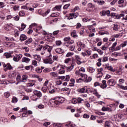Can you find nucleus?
Returning a JSON list of instances; mask_svg holds the SVG:
<instances>
[{
  "instance_id": "f257e3e1",
  "label": "nucleus",
  "mask_w": 127,
  "mask_h": 127,
  "mask_svg": "<svg viewBox=\"0 0 127 127\" xmlns=\"http://www.w3.org/2000/svg\"><path fill=\"white\" fill-rule=\"evenodd\" d=\"M42 49L43 51L41 52V55H44L46 52V50H47L48 52L51 53L52 49H53V47L50 46L48 45H45V46H39L38 48L36 49V51H41Z\"/></svg>"
},
{
  "instance_id": "f03ea898",
  "label": "nucleus",
  "mask_w": 127,
  "mask_h": 127,
  "mask_svg": "<svg viewBox=\"0 0 127 127\" xmlns=\"http://www.w3.org/2000/svg\"><path fill=\"white\" fill-rule=\"evenodd\" d=\"M74 42V40H71L69 42L65 43L64 44L66 47L69 48L70 51H74V50H75V47L74 45H71V44H73Z\"/></svg>"
},
{
  "instance_id": "7ed1b4c3",
  "label": "nucleus",
  "mask_w": 127,
  "mask_h": 127,
  "mask_svg": "<svg viewBox=\"0 0 127 127\" xmlns=\"http://www.w3.org/2000/svg\"><path fill=\"white\" fill-rule=\"evenodd\" d=\"M44 62L45 64H52L54 62L52 60V55H51V54L47 57V59L44 60Z\"/></svg>"
},
{
  "instance_id": "20e7f679",
  "label": "nucleus",
  "mask_w": 127,
  "mask_h": 127,
  "mask_svg": "<svg viewBox=\"0 0 127 127\" xmlns=\"http://www.w3.org/2000/svg\"><path fill=\"white\" fill-rule=\"evenodd\" d=\"M50 103L51 104H52L53 105H56V106H57L58 105H60V104H62V103H63V101L61 100H55V99H51L50 100Z\"/></svg>"
},
{
  "instance_id": "39448f33",
  "label": "nucleus",
  "mask_w": 127,
  "mask_h": 127,
  "mask_svg": "<svg viewBox=\"0 0 127 127\" xmlns=\"http://www.w3.org/2000/svg\"><path fill=\"white\" fill-rule=\"evenodd\" d=\"M74 66H75V64L74 63H72L70 66H66L65 65H62V69H64L65 70H66L67 71H71L73 68Z\"/></svg>"
},
{
  "instance_id": "423d86ee",
  "label": "nucleus",
  "mask_w": 127,
  "mask_h": 127,
  "mask_svg": "<svg viewBox=\"0 0 127 127\" xmlns=\"http://www.w3.org/2000/svg\"><path fill=\"white\" fill-rule=\"evenodd\" d=\"M97 72H98V73L97 74L96 77L97 78H100L102 77L103 76V68H98L97 69Z\"/></svg>"
},
{
  "instance_id": "0eeeda50",
  "label": "nucleus",
  "mask_w": 127,
  "mask_h": 127,
  "mask_svg": "<svg viewBox=\"0 0 127 127\" xmlns=\"http://www.w3.org/2000/svg\"><path fill=\"white\" fill-rule=\"evenodd\" d=\"M49 12H50V9H48L47 11L44 13L42 12L40 9L38 11L39 14H40V15H42V16H46V15H47Z\"/></svg>"
},
{
  "instance_id": "6e6552de",
  "label": "nucleus",
  "mask_w": 127,
  "mask_h": 127,
  "mask_svg": "<svg viewBox=\"0 0 127 127\" xmlns=\"http://www.w3.org/2000/svg\"><path fill=\"white\" fill-rule=\"evenodd\" d=\"M33 93L37 97V98H41L42 97V93L39 91L35 90L34 91Z\"/></svg>"
},
{
  "instance_id": "1a4fd4ad",
  "label": "nucleus",
  "mask_w": 127,
  "mask_h": 127,
  "mask_svg": "<svg viewBox=\"0 0 127 127\" xmlns=\"http://www.w3.org/2000/svg\"><path fill=\"white\" fill-rule=\"evenodd\" d=\"M101 88L102 89H105V88H107L108 87V84H107V81L105 80L102 81V84L100 86Z\"/></svg>"
},
{
  "instance_id": "9d476101",
  "label": "nucleus",
  "mask_w": 127,
  "mask_h": 127,
  "mask_svg": "<svg viewBox=\"0 0 127 127\" xmlns=\"http://www.w3.org/2000/svg\"><path fill=\"white\" fill-rule=\"evenodd\" d=\"M107 83L109 85V86H115L116 85V81L114 79H109Z\"/></svg>"
},
{
  "instance_id": "9b49d317",
  "label": "nucleus",
  "mask_w": 127,
  "mask_h": 127,
  "mask_svg": "<svg viewBox=\"0 0 127 127\" xmlns=\"http://www.w3.org/2000/svg\"><path fill=\"white\" fill-rule=\"evenodd\" d=\"M55 52L59 54H62V53L64 52V50L62 49L61 48H58L55 49Z\"/></svg>"
},
{
  "instance_id": "f8f14e48",
  "label": "nucleus",
  "mask_w": 127,
  "mask_h": 127,
  "mask_svg": "<svg viewBox=\"0 0 127 127\" xmlns=\"http://www.w3.org/2000/svg\"><path fill=\"white\" fill-rule=\"evenodd\" d=\"M78 15V13H70V16L68 17V19H73V17H74V18H76V17H77Z\"/></svg>"
},
{
  "instance_id": "ddd939ff",
  "label": "nucleus",
  "mask_w": 127,
  "mask_h": 127,
  "mask_svg": "<svg viewBox=\"0 0 127 127\" xmlns=\"http://www.w3.org/2000/svg\"><path fill=\"white\" fill-rule=\"evenodd\" d=\"M75 58L77 61V64L78 65L82 64V62H81V58H80V57L79 56H78V55L75 56Z\"/></svg>"
},
{
  "instance_id": "4468645a",
  "label": "nucleus",
  "mask_w": 127,
  "mask_h": 127,
  "mask_svg": "<svg viewBox=\"0 0 127 127\" xmlns=\"http://www.w3.org/2000/svg\"><path fill=\"white\" fill-rule=\"evenodd\" d=\"M22 62L25 63H29L30 62V59L26 57H23L22 59Z\"/></svg>"
},
{
  "instance_id": "2eb2a0df",
  "label": "nucleus",
  "mask_w": 127,
  "mask_h": 127,
  "mask_svg": "<svg viewBox=\"0 0 127 127\" xmlns=\"http://www.w3.org/2000/svg\"><path fill=\"white\" fill-rule=\"evenodd\" d=\"M27 39V37L24 34H21L20 36V40L21 41H24Z\"/></svg>"
},
{
  "instance_id": "dca6fc26",
  "label": "nucleus",
  "mask_w": 127,
  "mask_h": 127,
  "mask_svg": "<svg viewBox=\"0 0 127 127\" xmlns=\"http://www.w3.org/2000/svg\"><path fill=\"white\" fill-rule=\"evenodd\" d=\"M11 69H12V66H11V65H10V64L7 63V67L4 69V71L5 72H6V71H7V70H11Z\"/></svg>"
},
{
  "instance_id": "f3484780",
  "label": "nucleus",
  "mask_w": 127,
  "mask_h": 127,
  "mask_svg": "<svg viewBox=\"0 0 127 127\" xmlns=\"http://www.w3.org/2000/svg\"><path fill=\"white\" fill-rule=\"evenodd\" d=\"M61 7H62V5H56L53 8V10H58V11H60V10H61Z\"/></svg>"
},
{
  "instance_id": "a211bd4d",
  "label": "nucleus",
  "mask_w": 127,
  "mask_h": 127,
  "mask_svg": "<svg viewBox=\"0 0 127 127\" xmlns=\"http://www.w3.org/2000/svg\"><path fill=\"white\" fill-rule=\"evenodd\" d=\"M86 89H87L86 86H85L82 88H79L77 89V92H78V93H80V94H82V93H85V91Z\"/></svg>"
},
{
  "instance_id": "6ab92c4d",
  "label": "nucleus",
  "mask_w": 127,
  "mask_h": 127,
  "mask_svg": "<svg viewBox=\"0 0 127 127\" xmlns=\"http://www.w3.org/2000/svg\"><path fill=\"white\" fill-rule=\"evenodd\" d=\"M62 91H63V92H68L67 94L69 95L71 92V89L67 87H64L62 89Z\"/></svg>"
},
{
  "instance_id": "aec40b11",
  "label": "nucleus",
  "mask_w": 127,
  "mask_h": 127,
  "mask_svg": "<svg viewBox=\"0 0 127 127\" xmlns=\"http://www.w3.org/2000/svg\"><path fill=\"white\" fill-rule=\"evenodd\" d=\"M22 78V80H20V82H26L27 81L28 76L27 75H23Z\"/></svg>"
},
{
  "instance_id": "412c9836",
  "label": "nucleus",
  "mask_w": 127,
  "mask_h": 127,
  "mask_svg": "<svg viewBox=\"0 0 127 127\" xmlns=\"http://www.w3.org/2000/svg\"><path fill=\"white\" fill-rule=\"evenodd\" d=\"M87 71L88 72H89V73H94V72H95V68L91 67V66H89L87 68Z\"/></svg>"
},
{
  "instance_id": "4be33fe9",
  "label": "nucleus",
  "mask_w": 127,
  "mask_h": 127,
  "mask_svg": "<svg viewBox=\"0 0 127 127\" xmlns=\"http://www.w3.org/2000/svg\"><path fill=\"white\" fill-rule=\"evenodd\" d=\"M31 42H32V38H30L26 41H25V45H28V44L31 43Z\"/></svg>"
},
{
  "instance_id": "5701e85b",
  "label": "nucleus",
  "mask_w": 127,
  "mask_h": 127,
  "mask_svg": "<svg viewBox=\"0 0 127 127\" xmlns=\"http://www.w3.org/2000/svg\"><path fill=\"white\" fill-rule=\"evenodd\" d=\"M34 59L38 61H40V60H41V57H40V56L38 55H34Z\"/></svg>"
},
{
  "instance_id": "b1692460",
  "label": "nucleus",
  "mask_w": 127,
  "mask_h": 127,
  "mask_svg": "<svg viewBox=\"0 0 127 127\" xmlns=\"http://www.w3.org/2000/svg\"><path fill=\"white\" fill-rule=\"evenodd\" d=\"M102 110L103 111V112H106V111H109V112H112V110L111 109L109 108V107H103L102 108Z\"/></svg>"
},
{
  "instance_id": "393cba45",
  "label": "nucleus",
  "mask_w": 127,
  "mask_h": 127,
  "mask_svg": "<svg viewBox=\"0 0 127 127\" xmlns=\"http://www.w3.org/2000/svg\"><path fill=\"white\" fill-rule=\"evenodd\" d=\"M27 114H29L30 115H32V111H28L24 113V114H22L23 118H24V117H26V115H27Z\"/></svg>"
},
{
  "instance_id": "a878e982",
  "label": "nucleus",
  "mask_w": 127,
  "mask_h": 127,
  "mask_svg": "<svg viewBox=\"0 0 127 127\" xmlns=\"http://www.w3.org/2000/svg\"><path fill=\"white\" fill-rule=\"evenodd\" d=\"M50 75L52 76V77H58V74H57V72H52L50 73Z\"/></svg>"
},
{
  "instance_id": "bb28decb",
  "label": "nucleus",
  "mask_w": 127,
  "mask_h": 127,
  "mask_svg": "<svg viewBox=\"0 0 127 127\" xmlns=\"http://www.w3.org/2000/svg\"><path fill=\"white\" fill-rule=\"evenodd\" d=\"M4 56H5L6 58H10V57H12V56H11V54L10 53H5L4 54Z\"/></svg>"
},
{
  "instance_id": "cd10ccee",
  "label": "nucleus",
  "mask_w": 127,
  "mask_h": 127,
  "mask_svg": "<svg viewBox=\"0 0 127 127\" xmlns=\"http://www.w3.org/2000/svg\"><path fill=\"white\" fill-rule=\"evenodd\" d=\"M77 46H80L81 47V48H82V49H84V48H85V44H84L80 42H78L77 43Z\"/></svg>"
},
{
  "instance_id": "c85d7f7f",
  "label": "nucleus",
  "mask_w": 127,
  "mask_h": 127,
  "mask_svg": "<svg viewBox=\"0 0 127 127\" xmlns=\"http://www.w3.org/2000/svg\"><path fill=\"white\" fill-rule=\"evenodd\" d=\"M11 28L12 27L8 24H7L4 27V29L7 31L11 30Z\"/></svg>"
},
{
  "instance_id": "c756f323",
  "label": "nucleus",
  "mask_w": 127,
  "mask_h": 127,
  "mask_svg": "<svg viewBox=\"0 0 127 127\" xmlns=\"http://www.w3.org/2000/svg\"><path fill=\"white\" fill-rule=\"evenodd\" d=\"M16 80L18 83H20V81L22 80L21 76H20V74H18Z\"/></svg>"
},
{
  "instance_id": "7c9ffc66",
  "label": "nucleus",
  "mask_w": 127,
  "mask_h": 127,
  "mask_svg": "<svg viewBox=\"0 0 127 127\" xmlns=\"http://www.w3.org/2000/svg\"><path fill=\"white\" fill-rule=\"evenodd\" d=\"M3 45L5 46L6 47H9L10 46V45L11 44L10 43H8L7 42H3Z\"/></svg>"
},
{
  "instance_id": "2f4dec72",
  "label": "nucleus",
  "mask_w": 127,
  "mask_h": 127,
  "mask_svg": "<svg viewBox=\"0 0 127 127\" xmlns=\"http://www.w3.org/2000/svg\"><path fill=\"white\" fill-rule=\"evenodd\" d=\"M124 16H125V14H124V13H122L120 14V15H118L116 16V18L117 19H120L121 17H124Z\"/></svg>"
},
{
  "instance_id": "473e14b6",
  "label": "nucleus",
  "mask_w": 127,
  "mask_h": 127,
  "mask_svg": "<svg viewBox=\"0 0 127 127\" xmlns=\"http://www.w3.org/2000/svg\"><path fill=\"white\" fill-rule=\"evenodd\" d=\"M112 55L115 57H118V56H122V54L121 53H112Z\"/></svg>"
},
{
  "instance_id": "72a5a7b5",
  "label": "nucleus",
  "mask_w": 127,
  "mask_h": 127,
  "mask_svg": "<svg viewBox=\"0 0 127 127\" xmlns=\"http://www.w3.org/2000/svg\"><path fill=\"white\" fill-rule=\"evenodd\" d=\"M114 25L113 27L114 30H115V31H118V30H119V25H118V24H114Z\"/></svg>"
},
{
  "instance_id": "f704fd0d",
  "label": "nucleus",
  "mask_w": 127,
  "mask_h": 127,
  "mask_svg": "<svg viewBox=\"0 0 127 127\" xmlns=\"http://www.w3.org/2000/svg\"><path fill=\"white\" fill-rule=\"evenodd\" d=\"M26 27V25L24 24V23H22L21 24V28H19V30L22 31Z\"/></svg>"
},
{
  "instance_id": "c9c22d12",
  "label": "nucleus",
  "mask_w": 127,
  "mask_h": 127,
  "mask_svg": "<svg viewBox=\"0 0 127 127\" xmlns=\"http://www.w3.org/2000/svg\"><path fill=\"white\" fill-rule=\"evenodd\" d=\"M65 73V70L64 68H62V66H61V69L59 70V74H64Z\"/></svg>"
},
{
  "instance_id": "e433bc0d",
  "label": "nucleus",
  "mask_w": 127,
  "mask_h": 127,
  "mask_svg": "<svg viewBox=\"0 0 127 127\" xmlns=\"http://www.w3.org/2000/svg\"><path fill=\"white\" fill-rule=\"evenodd\" d=\"M64 41L65 42H70V41H71V38H70V37H65L64 39Z\"/></svg>"
},
{
  "instance_id": "4c0bfd02",
  "label": "nucleus",
  "mask_w": 127,
  "mask_h": 127,
  "mask_svg": "<svg viewBox=\"0 0 127 127\" xmlns=\"http://www.w3.org/2000/svg\"><path fill=\"white\" fill-rule=\"evenodd\" d=\"M59 15V13H53L50 15V16L51 17H56Z\"/></svg>"
},
{
  "instance_id": "58836bf2",
  "label": "nucleus",
  "mask_w": 127,
  "mask_h": 127,
  "mask_svg": "<svg viewBox=\"0 0 127 127\" xmlns=\"http://www.w3.org/2000/svg\"><path fill=\"white\" fill-rule=\"evenodd\" d=\"M107 69L109 70V71H111V72H115V70L113 68L112 66H109L107 67Z\"/></svg>"
},
{
  "instance_id": "ea45409f",
  "label": "nucleus",
  "mask_w": 127,
  "mask_h": 127,
  "mask_svg": "<svg viewBox=\"0 0 127 127\" xmlns=\"http://www.w3.org/2000/svg\"><path fill=\"white\" fill-rule=\"evenodd\" d=\"M71 36H72V37H74V38L78 37V35H77V34H76L75 31H73V32H71Z\"/></svg>"
},
{
  "instance_id": "a19ab883",
  "label": "nucleus",
  "mask_w": 127,
  "mask_h": 127,
  "mask_svg": "<svg viewBox=\"0 0 127 127\" xmlns=\"http://www.w3.org/2000/svg\"><path fill=\"white\" fill-rule=\"evenodd\" d=\"M120 45L121 47H122V48L124 47H126V46H127V42L125 41L124 43H122Z\"/></svg>"
},
{
  "instance_id": "79ce46f5",
  "label": "nucleus",
  "mask_w": 127,
  "mask_h": 127,
  "mask_svg": "<svg viewBox=\"0 0 127 127\" xmlns=\"http://www.w3.org/2000/svg\"><path fill=\"white\" fill-rule=\"evenodd\" d=\"M17 98L15 97H14L12 99L11 103H14L15 104V103H17Z\"/></svg>"
},
{
  "instance_id": "37998d69",
  "label": "nucleus",
  "mask_w": 127,
  "mask_h": 127,
  "mask_svg": "<svg viewBox=\"0 0 127 127\" xmlns=\"http://www.w3.org/2000/svg\"><path fill=\"white\" fill-rule=\"evenodd\" d=\"M91 81H92V77H89L87 79H85L84 82H85V83H88L89 82H91Z\"/></svg>"
},
{
  "instance_id": "c03bdc74",
  "label": "nucleus",
  "mask_w": 127,
  "mask_h": 127,
  "mask_svg": "<svg viewBox=\"0 0 127 127\" xmlns=\"http://www.w3.org/2000/svg\"><path fill=\"white\" fill-rule=\"evenodd\" d=\"M42 91L44 92V93H46V91H47V86H43L42 88Z\"/></svg>"
},
{
  "instance_id": "a18cd8bd",
  "label": "nucleus",
  "mask_w": 127,
  "mask_h": 127,
  "mask_svg": "<svg viewBox=\"0 0 127 127\" xmlns=\"http://www.w3.org/2000/svg\"><path fill=\"white\" fill-rule=\"evenodd\" d=\"M36 71L37 73H41L42 72V69H41L40 67H37L36 68Z\"/></svg>"
},
{
  "instance_id": "49530a36",
  "label": "nucleus",
  "mask_w": 127,
  "mask_h": 127,
  "mask_svg": "<svg viewBox=\"0 0 127 127\" xmlns=\"http://www.w3.org/2000/svg\"><path fill=\"white\" fill-rule=\"evenodd\" d=\"M19 15L20 16H24V15H25V13H24V11H20L19 12Z\"/></svg>"
},
{
  "instance_id": "de8ad7c7",
  "label": "nucleus",
  "mask_w": 127,
  "mask_h": 127,
  "mask_svg": "<svg viewBox=\"0 0 127 127\" xmlns=\"http://www.w3.org/2000/svg\"><path fill=\"white\" fill-rule=\"evenodd\" d=\"M56 44L57 46H60V45L62 44V42H61V41H56Z\"/></svg>"
},
{
  "instance_id": "09e8293b",
  "label": "nucleus",
  "mask_w": 127,
  "mask_h": 127,
  "mask_svg": "<svg viewBox=\"0 0 127 127\" xmlns=\"http://www.w3.org/2000/svg\"><path fill=\"white\" fill-rule=\"evenodd\" d=\"M32 64L35 67L37 66V61L33 60L32 61Z\"/></svg>"
},
{
  "instance_id": "8fccbe9b",
  "label": "nucleus",
  "mask_w": 127,
  "mask_h": 127,
  "mask_svg": "<svg viewBox=\"0 0 127 127\" xmlns=\"http://www.w3.org/2000/svg\"><path fill=\"white\" fill-rule=\"evenodd\" d=\"M72 55H74L73 53L68 52L66 55V57H70V56H72Z\"/></svg>"
},
{
  "instance_id": "3c124183",
  "label": "nucleus",
  "mask_w": 127,
  "mask_h": 127,
  "mask_svg": "<svg viewBox=\"0 0 127 127\" xmlns=\"http://www.w3.org/2000/svg\"><path fill=\"white\" fill-rule=\"evenodd\" d=\"M98 4H99V5H103L104 4V3H105V1L99 0L98 1Z\"/></svg>"
},
{
  "instance_id": "603ef678",
  "label": "nucleus",
  "mask_w": 127,
  "mask_h": 127,
  "mask_svg": "<svg viewBox=\"0 0 127 127\" xmlns=\"http://www.w3.org/2000/svg\"><path fill=\"white\" fill-rule=\"evenodd\" d=\"M88 7H89V8H94L95 7V6L94 5H93V4H92V3H88Z\"/></svg>"
},
{
  "instance_id": "864d4df0",
  "label": "nucleus",
  "mask_w": 127,
  "mask_h": 127,
  "mask_svg": "<svg viewBox=\"0 0 127 127\" xmlns=\"http://www.w3.org/2000/svg\"><path fill=\"white\" fill-rule=\"evenodd\" d=\"M92 88H87L86 89V93H92Z\"/></svg>"
},
{
  "instance_id": "5fc2aeb1",
  "label": "nucleus",
  "mask_w": 127,
  "mask_h": 127,
  "mask_svg": "<svg viewBox=\"0 0 127 127\" xmlns=\"http://www.w3.org/2000/svg\"><path fill=\"white\" fill-rule=\"evenodd\" d=\"M84 104L87 107V108H90V103L87 101H85L84 103Z\"/></svg>"
},
{
  "instance_id": "6e6d98bb",
  "label": "nucleus",
  "mask_w": 127,
  "mask_h": 127,
  "mask_svg": "<svg viewBox=\"0 0 127 127\" xmlns=\"http://www.w3.org/2000/svg\"><path fill=\"white\" fill-rule=\"evenodd\" d=\"M4 96L5 97V98H8V97H9L10 96V94L9 92H6L4 93Z\"/></svg>"
},
{
  "instance_id": "4d7b16f0",
  "label": "nucleus",
  "mask_w": 127,
  "mask_h": 127,
  "mask_svg": "<svg viewBox=\"0 0 127 127\" xmlns=\"http://www.w3.org/2000/svg\"><path fill=\"white\" fill-rule=\"evenodd\" d=\"M22 49L25 50V52H29V48L28 47H23Z\"/></svg>"
},
{
  "instance_id": "13d9d810",
  "label": "nucleus",
  "mask_w": 127,
  "mask_h": 127,
  "mask_svg": "<svg viewBox=\"0 0 127 127\" xmlns=\"http://www.w3.org/2000/svg\"><path fill=\"white\" fill-rule=\"evenodd\" d=\"M109 50H110V52H114V51H116V48L111 47L109 48Z\"/></svg>"
},
{
  "instance_id": "bf43d9fd",
  "label": "nucleus",
  "mask_w": 127,
  "mask_h": 127,
  "mask_svg": "<svg viewBox=\"0 0 127 127\" xmlns=\"http://www.w3.org/2000/svg\"><path fill=\"white\" fill-rule=\"evenodd\" d=\"M72 104H77L78 103V100L76 98H73L72 101Z\"/></svg>"
},
{
  "instance_id": "052dcab7",
  "label": "nucleus",
  "mask_w": 127,
  "mask_h": 127,
  "mask_svg": "<svg viewBox=\"0 0 127 127\" xmlns=\"http://www.w3.org/2000/svg\"><path fill=\"white\" fill-rule=\"evenodd\" d=\"M82 102H83V99L80 97H78L77 98V102L78 103V104H81Z\"/></svg>"
},
{
  "instance_id": "680f3d73",
  "label": "nucleus",
  "mask_w": 127,
  "mask_h": 127,
  "mask_svg": "<svg viewBox=\"0 0 127 127\" xmlns=\"http://www.w3.org/2000/svg\"><path fill=\"white\" fill-rule=\"evenodd\" d=\"M70 61H71V58L66 59L64 61V63L68 64Z\"/></svg>"
},
{
  "instance_id": "e2e57ef3",
  "label": "nucleus",
  "mask_w": 127,
  "mask_h": 127,
  "mask_svg": "<svg viewBox=\"0 0 127 127\" xmlns=\"http://www.w3.org/2000/svg\"><path fill=\"white\" fill-rule=\"evenodd\" d=\"M50 71V69H49V68H45L43 70V72L44 73H48Z\"/></svg>"
},
{
  "instance_id": "0e129e2a",
  "label": "nucleus",
  "mask_w": 127,
  "mask_h": 127,
  "mask_svg": "<svg viewBox=\"0 0 127 127\" xmlns=\"http://www.w3.org/2000/svg\"><path fill=\"white\" fill-rule=\"evenodd\" d=\"M86 55H87L88 56H90V55H91V54H92V51H90V50H87L86 51Z\"/></svg>"
},
{
  "instance_id": "69168bd1",
  "label": "nucleus",
  "mask_w": 127,
  "mask_h": 127,
  "mask_svg": "<svg viewBox=\"0 0 127 127\" xmlns=\"http://www.w3.org/2000/svg\"><path fill=\"white\" fill-rule=\"evenodd\" d=\"M13 61H14L15 62H18L19 61V60L17 59V57L16 56H14L13 58Z\"/></svg>"
},
{
  "instance_id": "338daca9",
  "label": "nucleus",
  "mask_w": 127,
  "mask_h": 127,
  "mask_svg": "<svg viewBox=\"0 0 127 127\" xmlns=\"http://www.w3.org/2000/svg\"><path fill=\"white\" fill-rule=\"evenodd\" d=\"M53 59L54 61H58V56H53Z\"/></svg>"
},
{
  "instance_id": "774afa93",
  "label": "nucleus",
  "mask_w": 127,
  "mask_h": 127,
  "mask_svg": "<svg viewBox=\"0 0 127 127\" xmlns=\"http://www.w3.org/2000/svg\"><path fill=\"white\" fill-rule=\"evenodd\" d=\"M105 127H111L110 126V124L109 123V122L106 121L105 122Z\"/></svg>"
}]
</instances>
